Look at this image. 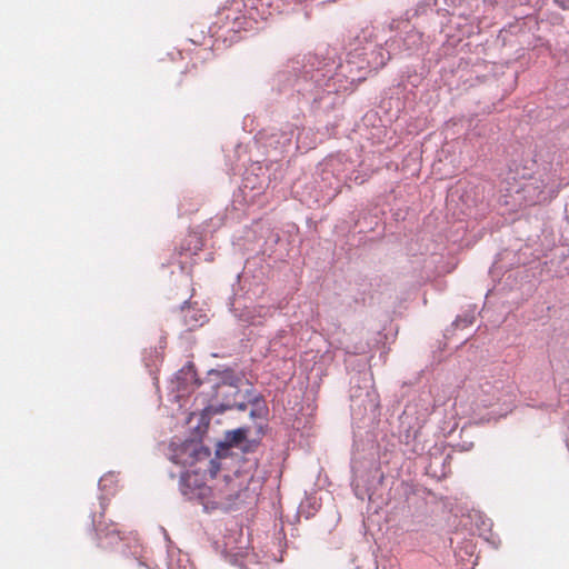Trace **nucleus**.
<instances>
[{"label": "nucleus", "instance_id": "1", "mask_svg": "<svg viewBox=\"0 0 569 569\" xmlns=\"http://www.w3.org/2000/svg\"><path fill=\"white\" fill-rule=\"evenodd\" d=\"M252 477L246 473H234L224 479V485L218 488L220 502L227 507H236L244 502H251L257 493L250 488Z\"/></svg>", "mask_w": 569, "mask_h": 569}, {"label": "nucleus", "instance_id": "2", "mask_svg": "<svg viewBox=\"0 0 569 569\" xmlns=\"http://www.w3.org/2000/svg\"><path fill=\"white\" fill-rule=\"evenodd\" d=\"M557 193L555 181L549 176L525 182L517 190L519 206H535L552 199Z\"/></svg>", "mask_w": 569, "mask_h": 569}, {"label": "nucleus", "instance_id": "3", "mask_svg": "<svg viewBox=\"0 0 569 569\" xmlns=\"http://www.w3.org/2000/svg\"><path fill=\"white\" fill-rule=\"evenodd\" d=\"M180 490L188 499H207L211 488L206 485V472L200 468L182 473L180 478Z\"/></svg>", "mask_w": 569, "mask_h": 569}, {"label": "nucleus", "instance_id": "4", "mask_svg": "<svg viewBox=\"0 0 569 569\" xmlns=\"http://www.w3.org/2000/svg\"><path fill=\"white\" fill-rule=\"evenodd\" d=\"M93 526L97 533L98 546L102 549H112L122 540L121 532L113 522L107 523L93 519Z\"/></svg>", "mask_w": 569, "mask_h": 569}, {"label": "nucleus", "instance_id": "5", "mask_svg": "<svg viewBox=\"0 0 569 569\" xmlns=\"http://www.w3.org/2000/svg\"><path fill=\"white\" fill-rule=\"evenodd\" d=\"M200 456H206L194 441H184L172 449L171 460L177 465L192 466L200 460Z\"/></svg>", "mask_w": 569, "mask_h": 569}, {"label": "nucleus", "instance_id": "6", "mask_svg": "<svg viewBox=\"0 0 569 569\" xmlns=\"http://www.w3.org/2000/svg\"><path fill=\"white\" fill-rule=\"evenodd\" d=\"M248 430L246 428H238L226 432V442L228 446H238L247 438Z\"/></svg>", "mask_w": 569, "mask_h": 569}, {"label": "nucleus", "instance_id": "7", "mask_svg": "<svg viewBox=\"0 0 569 569\" xmlns=\"http://www.w3.org/2000/svg\"><path fill=\"white\" fill-rule=\"evenodd\" d=\"M555 2L562 9H569V0H555Z\"/></svg>", "mask_w": 569, "mask_h": 569}]
</instances>
